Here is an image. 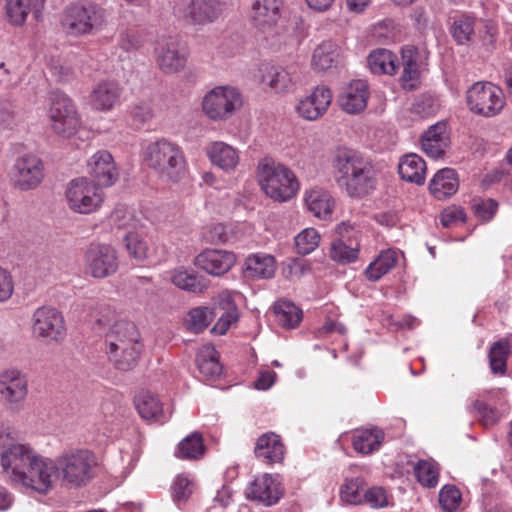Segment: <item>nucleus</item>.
Returning <instances> with one entry per match:
<instances>
[{"instance_id":"obj_51","label":"nucleus","mask_w":512,"mask_h":512,"mask_svg":"<svg viewBox=\"0 0 512 512\" xmlns=\"http://www.w3.org/2000/svg\"><path fill=\"white\" fill-rule=\"evenodd\" d=\"M414 474L417 481L424 487L434 488L439 481L438 464L431 460H419L414 465Z\"/></svg>"},{"instance_id":"obj_57","label":"nucleus","mask_w":512,"mask_h":512,"mask_svg":"<svg viewBox=\"0 0 512 512\" xmlns=\"http://www.w3.org/2000/svg\"><path fill=\"white\" fill-rule=\"evenodd\" d=\"M437 110L438 104L430 95H421L414 100L410 113L413 119H424L433 116Z\"/></svg>"},{"instance_id":"obj_59","label":"nucleus","mask_w":512,"mask_h":512,"mask_svg":"<svg viewBox=\"0 0 512 512\" xmlns=\"http://www.w3.org/2000/svg\"><path fill=\"white\" fill-rule=\"evenodd\" d=\"M171 489L173 501L180 507L187 502L192 494V482L186 475H178Z\"/></svg>"},{"instance_id":"obj_44","label":"nucleus","mask_w":512,"mask_h":512,"mask_svg":"<svg viewBox=\"0 0 512 512\" xmlns=\"http://www.w3.org/2000/svg\"><path fill=\"white\" fill-rule=\"evenodd\" d=\"M403 72L401 83L405 89H414L419 79L418 53L412 47L402 50Z\"/></svg>"},{"instance_id":"obj_26","label":"nucleus","mask_w":512,"mask_h":512,"mask_svg":"<svg viewBox=\"0 0 512 512\" xmlns=\"http://www.w3.org/2000/svg\"><path fill=\"white\" fill-rule=\"evenodd\" d=\"M368 95V85L365 81H352L339 96L340 107L348 114L360 113L367 106Z\"/></svg>"},{"instance_id":"obj_43","label":"nucleus","mask_w":512,"mask_h":512,"mask_svg":"<svg viewBox=\"0 0 512 512\" xmlns=\"http://www.w3.org/2000/svg\"><path fill=\"white\" fill-rule=\"evenodd\" d=\"M197 367L203 375L215 378L221 375L222 366L219 363L217 351L210 345L202 346L196 355Z\"/></svg>"},{"instance_id":"obj_62","label":"nucleus","mask_w":512,"mask_h":512,"mask_svg":"<svg viewBox=\"0 0 512 512\" xmlns=\"http://www.w3.org/2000/svg\"><path fill=\"white\" fill-rule=\"evenodd\" d=\"M466 221V213L460 206H449L445 208L440 214L441 224L448 228L457 223H464Z\"/></svg>"},{"instance_id":"obj_42","label":"nucleus","mask_w":512,"mask_h":512,"mask_svg":"<svg viewBox=\"0 0 512 512\" xmlns=\"http://www.w3.org/2000/svg\"><path fill=\"white\" fill-rule=\"evenodd\" d=\"M205 454L203 437L193 432L181 440L175 450V456L182 460H199Z\"/></svg>"},{"instance_id":"obj_35","label":"nucleus","mask_w":512,"mask_h":512,"mask_svg":"<svg viewBox=\"0 0 512 512\" xmlns=\"http://www.w3.org/2000/svg\"><path fill=\"white\" fill-rule=\"evenodd\" d=\"M426 169L425 161L417 154L403 156L398 165L400 177L417 185H422L425 182Z\"/></svg>"},{"instance_id":"obj_53","label":"nucleus","mask_w":512,"mask_h":512,"mask_svg":"<svg viewBox=\"0 0 512 512\" xmlns=\"http://www.w3.org/2000/svg\"><path fill=\"white\" fill-rule=\"evenodd\" d=\"M125 247L131 257L138 261L147 258L148 245L137 230L128 231L124 237Z\"/></svg>"},{"instance_id":"obj_32","label":"nucleus","mask_w":512,"mask_h":512,"mask_svg":"<svg viewBox=\"0 0 512 512\" xmlns=\"http://www.w3.org/2000/svg\"><path fill=\"white\" fill-rule=\"evenodd\" d=\"M213 314H219V319L212 328V331L219 335H224L232 324L239 318L237 306L228 292H222L218 297V306Z\"/></svg>"},{"instance_id":"obj_50","label":"nucleus","mask_w":512,"mask_h":512,"mask_svg":"<svg viewBox=\"0 0 512 512\" xmlns=\"http://www.w3.org/2000/svg\"><path fill=\"white\" fill-rule=\"evenodd\" d=\"M365 481L362 477L346 479L340 489V498L350 505L363 503Z\"/></svg>"},{"instance_id":"obj_14","label":"nucleus","mask_w":512,"mask_h":512,"mask_svg":"<svg viewBox=\"0 0 512 512\" xmlns=\"http://www.w3.org/2000/svg\"><path fill=\"white\" fill-rule=\"evenodd\" d=\"M33 333L47 341L60 342L66 335L63 315L56 308L42 306L33 313Z\"/></svg>"},{"instance_id":"obj_27","label":"nucleus","mask_w":512,"mask_h":512,"mask_svg":"<svg viewBox=\"0 0 512 512\" xmlns=\"http://www.w3.org/2000/svg\"><path fill=\"white\" fill-rule=\"evenodd\" d=\"M254 453L262 462L272 464L283 460L285 447L279 435L267 432L257 439Z\"/></svg>"},{"instance_id":"obj_23","label":"nucleus","mask_w":512,"mask_h":512,"mask_svg":"<svg viewBox=\"0 0 512 512\" xmlns=\"http://www.w3.org/2000/svg\"><path fill=\"white\" fill-rule=\"evenodd\" d=\"M44 7L45 0H6L5 15L11 25L19 27L26 22L30 13L38 21Z\"/></svg>"},{"instance_id":"obj_28","label":"nucleus","mask_w":512,"mask_h":512,"mask_svg":"<svg viewBox=\"0 0 512 512\" xmlns=\"http://www.w3.org/2000/svg\"><path fill=\"white\" fill-rule=\"evenodd\" d=\"M207 156L214 166L225 172L234 171L240 162L239 151L222 141L210 143Z\"/></svg>"},{"instance_id":"obj_9","label":"nucleus","mask_w":512,"mask_h":512,"mask_svg":"<svg viewBox=\"0 0 512 512\" xmlns=\"http://www.w3.org/2000/svg\"><path fill=\"white\" fill-rule=\"evenodd\" d=\"M106 20V11L92 1H79L66 9V22L76 34H89L100 29Z\"/></svg>"},{"instance_id":"obj_38","label":"nucleus","mask_w":512,"mask_h":512,"mask_svg":"<svg viewBox=\"0 0 512 512\" xmlns=\"http://www.w3.org/2000/svg\"><path fill=\"white\" fill-rule=\"evenodd\" d=\"M338 48L332 41L321 42L313 51L312 67L317 71H326L337 65Z\"/></svg>"},{"instance_id":"obj_40","label":"nucleus","mask_w":512,"mask_h":512,"mask_svg":"<svg viewBox=\"0 0 512 512\" xmlns=\"http://www.w3.org/2000/svg\"><path fill=\"white\" fill-rule=\"evenodd\" d=\"M136 409L144 420L164 422L162 405L158 398L150 392H141L135 397Z\"/></svg>"},{"instance_id":"obj_37","label":"nucleus","mask_w":512,"mask_h":512,"mask_svg":"<svg viewBox=\"0 0 512 512\" xmlns=\"http://www.w3.org/2000/svg\"><path fill=\"white\" fill-rule=\"evenodd\" d=\"M399 256V253L393 249L381 251L365 269L366 278L372 282L378 281L396 266Z\"/></svg>"},{"instance_id":"obj_25","label":"nucleus","mask_w":512,"mask_h":512,"mask_svg":"<svg viewBox=\"0 0 512 512\" xmlns=\"http://www.w3.org/2000/svg\"><path fill=\"white\" fill-rule=\"evenodd\" d=\"M259 72L261 83L275 93H286L294 87V77L288 68L265 63L260 66Z\"/></svg>"},{"instance_id":"obj_1","label":"nucleus","mask_w":512,"mask_h":512,"mask_svg":"<svg viewBox=\"0 0 512 512\" xmlns=\"http://www.w3.org/2000/svg\"><path fill=\"white\" fill-rule=\"evenodd\" d=\"M337 181L351 197L360 198L376 189V170L372 161L352 149H339L333 160Z\"/></svg>"},{"instance_id":"obj_31","label":"nucleus","mask_w":512,"mask_h":512,"mask_svg":"<svg viewBox=\"0 0 512 512\" xmlns=\"http://www.w3.org/2000/svg\"><path fill=\"white\" fill-rule=\"evenodd\" d=\"M459 188L456 171L443 168L437 171L429 183V191L437 200H445L454 195Z\"/></svg>"},{"instance_id":"obj_39","label":"nucleus","mask_w":512,"mask_h":512,"mask_svg":"<svg viewBox=\"0 0 512 512\" xmlns=\"http://www.w3.org/2000/svg\"><path fill=\"white\" fill-rule=\"evenodd\" d=\"M170 280L179 289L195 294L202 293L207 288L202 276L182 267L171 272Z\"/></svg>"},{"instance_id":"obj_22","label":"nucleus","mask_w":512,"mask_h":512,"mask_svg":"<svg viewBox=\"0 0 512 512\" xmlns=\"http://www.w3.org/2000/svg\"><path fill=\"white\" fill-rule=\"evenodd\" d=\"M88 173L97 182V186H112L118 179V171L112 155L105 150L96 152L88 161Z\"/></svg>"},{"instance_id":"obj_7","label":"nucleus","mask_w":512,"mask_h":512,"mask_svg":"<svg viewBox=\"0 0 512 512\" xmlns=\"http://www.w3.org/2000/svg\"><path fill=\"white\" fill-rule=\"evenodd\" d=\"M50 102L48 117L52 130L66 138L75 135L81 125V120L72 99L66 94L56 91L51 93Z\"/></svg>"},{"instance_id":"obj_20","label":"nucleus","mask_w":512,"mask_h":512,"mask_svg":"<svg viewBox=\"0 0 512 512\" xmlns=\"http://www.w3.org/2000/svg\"><path fill=\"white\" fill-rule=\"evenodd\" d=\"M332 101V93L326 86H317L311 94L299 100L296 111L303 119L314 121L323 116Z\"/></svg>"},{"instance_id":"obj_34","label":"nucleus","mask_w":512,"mask_h":512,"mask_svg":"<svg viewBox=\"0 0 512 512\" xmlns=\"http://www.w3.org/2000/svg\"><path fill=\"white\" fill-rule=\"evenodd\" d=\"M276 271L275 258L268 254H253L245 261V275L253 279L272 278Z\"/></svg>"},{"instance_id":"obj_29","label":"nucleus","mask_w":512,"mask_h":512,"mask_svg":"<svg viewBox=\"0 0 512 512\" xmlns=\"http://www.w3.org/2000/svg\"><path fill=\"white\" fill-rule=\"evenodd\" d=\"M247 495L270 506L278 502L281 491L275 479L270 474H264L251 482Z\"/></svg>"},{"instance_id":"obj_11","label":"nucleus","mask_w":512,"mask_h":512,"mask_svg":"<svg viewBox=\"0 0 512 512\" xmlns=\"http://www.w3.org/2000/svg\"><path fill=\"white\" fill-rule=\"evenodd\" d=\"M239 91L231 86H218L210 90L203 98L202 109L212 120H225L241 106Z\"/></svg>"},{"instance_id":"obj_52","label":"nucleus","mask_w":512,"mask_h":512,"mask_svg":"<svg viewBox=\"0 0 512 512\" xmlns=\"http://www.w3.org/2000/svg\"><path fill=\"white\" fill-rule=\"evenodd\" d=\"M277 321L285 328H295L302 320V311L293 303L278 301L275 304Z\"/></svg>"},{"instance_id":"obj_64","label":"nucleus","mask_w":512,"mask_h":512,"mask_svg":"<svg viewBox=\"0 0 512 512\" xmlns=\"http://www.w3.org/2000/svg\"><path fill=\"white\" fill-rule=\"evenodd\" d=\"M14 292V281L11 273L0 266V303L8 301Z\"/></svg>"},{"instance_id":"obj_54","label":"nucleus","mask_w":512,"mask_h":512,"mask_svg":"<svg viewBox=\"0 0 512 512\" xmlns=\"http://www.w3.org/2000/svg\"><path fill=\"white\" fill-rule=\"evenodd\" d=\"M213 312L207 307H196L189 311L186 319L187 328L195 333L206 329L212 321Z\"/></svg>"},{"instance_id":"obj_63","label":"nucleus","mask_w":512,"mask_h":512,"mask_svg":"<svg viewBox=\"0 0 512 512\" xmlns=\"http://www.w3.org/2000/svg\"><path fill=\"white\" fill-rule=\"evenodd\" d=\"M473 208L480 219L489 221L495 215L498 203L493 199L480 200L474 203Z\"/></svg>"},{"instance_id":"obj_49","label":"nucleus","mask_w":512,"mask_h":512,"mask_svg":"<svg viewBox=\"0 0 512 512\" xmlns=\"http://www.w3.org/2000/svg\"><path fill=\"white\" fill-rule=\"evenodd\" d=\"M511 352V345L507 340L501 339L492 344L489 350V365L494 374H504L507 359Z\"/></svg>"},{"instance_id":"obj_46","label":"nucleus","mask_w":512,"mask_h":512,"mask_svg":"<svg viewBox=\"0 0 512 512\" xmlns=\"http://www.w3.org/2000/svg\"><path fill=\"white\" fill-rule=\"evenodd\" d=\"M108 223L112 229L128 231L138 230L140 226L135 211L126 205H117L110 214Z\"/></svg>"},{"instance_id":"obj_13","label":"nucleus","mask_w":512,"mask_h":512,"mask_svg":"<svg viewBox=\"0 0 512 512\" xmlns=\"http://www.w3.org/2000/svg\"><path fill=\"white\" fill-rule=\"evenodd\" d=\"M54 475L57 478L55 460L37 455L15 485L47 494L52 489Z\"/></svg>"},{"instance_id":"obj_18","label":"nucleus","mask_w":512,"mask_h":512,"mask_svg":"<svg viewBox=\"0 0 512 512\" xmlns=\"http://www.w3.org/2000/svg\"><path fill=\"white\" fill-rule=\"evenodd\" d=\"M28 394V379L19 369L11 368L0 373V396L12 409H19Z\"/></svg>"},{"instance_id":"obj_33","label":"nucleus","mask_w":512,"mask_h":512,"mask_svg":"<svg viewBox=\"0 0 512 512\" xmlns=\"http://www.w3.org/2000/svg\"><path fill=\"white\" fill-rule=\"evenodd\" d=\"M305 204L309 212L319 219L326 220L331 217L334 208V199L323 188H312L305 193Z\"/></svg>"},{"instance_id":"obj_47","label":"nucleus","mask_w":512,"mask_h":512,"mask_svg":"<svg viewBox=\"0 0 512 512\" xmlns=\"http://www.w3.org/2000/svg\"><path fill=\"white\" fill-rule=\"evenodd\" d=\"M359 247V242L355 239L351 241L334 240L331 244L330 257L339 264L353 263L358 259Z\"/></svg>"},{"instance_id":"obj_30","label":"nucleus","mask_w":512,"mask_h":512,"mask_svg":"<svg viewBox=\"0 0 512 512\" xmlns=\"http://www.w3.org/2000/svg\"><path fill=\"white\" fill-rule=\"evenodd\" d=\"M140 341V334L136 325L127 320L116 321L106 334V348L114 352L120 345L136 343Z\"/></svg>"},{"instance_id":"obj_15","label":"nucleus","mask_w":512,"mask_h":512,"mask_svg":"<svg viewBox=\"0 0 512 512\" xmlns=\"http://www.w3.org/2000/svg\"><path fill=\"white\" fill-rule=\"evenodd\" d=\"M156 61L160 69L167 74L177 73L184 69L188 50L177 37H166L158 41L155 48Z\"/></svg>"},{"instance_id":"obj_4","label":"nucleus","mask_w":512,"mask_h":512,"mask_svg":"<svg viewBox=\"0 0 512 512\" xmlns=\"http://www.w3.org/2000/svg\"><path fill=\"white\" fill-rule=\"evenodd\" d=\"M259 184L264 193L274 201L286 202L299 190L296 175L285 165L265 158L258 164Z\"/></svg>"},{"instance_id":"obj_48","label":"nucleus","mask_w":512,"mask_h":512,"mask_svg":"<svg viewBox=\"0 0 512 512\" xmlns=\"http://www.w3.org/2000/svg\"><path fill=\"white\" fill-rule=\"evenodd\" d=\"M475 23V17L470 14L455 16L450 27L453 39L460 45L467 44L474 34Z\"/></svg>"},{"instance_id":"obj_41","label":"nucleus","mask_w":512,"mask_h":512,"mask_svg":"<svg viewBox=\"0 0 512 512\" xmlns=\"http://www.w3.org/2000/svg\"><path fill=\"white\" fill-rule=\"evenodd\" d=\"M383 440L384 433L382 430L377 428L366 429L354 434L352 445L357 452L370 454L380 448Z\"/></svg>"},{"instance_id":"obj_6","label":"nucleus","mask_w":512,"mask_h":512,"mask_svg":"<svg viewBox=\"0 0 512 512\" xmlns=\"http://www.w3.org/2000/svg\"><path fill=\"white\" fill-rule=\"evenodd\" d=\"M68 207L78 214H91L101 208L104 195L93 181L80 177L71 180L65 191Z\"/></svg>"},{"instance_id":"obj_24","label":"nucleus","mask_w":512,"mask_h":512,"mask_svg":"<svg viewBox=\"0 0 512 512\" xmlns=\"http://www.w3.org/2000/svg\"><path fill=\"white\" fill-rule=\"evenodd\" d=\"M121 89L112 80L99 81L89 95L90 106L97 111H110L120 100Z\"/></svg>"},{"instance_id":"obj_12","label":"nucleus","mask_w":512,"mask_h":512,"mask_svg":"<svg viewBox=\"0 0 512 512\" xmlns=\"http://www.w3.org/2000/svg\"><path fill=\"white\" fill-rule=\"evenodd\" d=\"M84 263L87 273L97 279L107 278L119 268L117 251L109 244L89 245L84 255Z\"/></svg>"},{"instance_id":"obj_55","label":"nucleus","mask_w":512,"mask_h":512,"mask_svg":"<svg viewBox=\"0 0 512 512\" xmlns=\"http://www.w3.org/2000/svg\"><path fill=\"white\" fill-rule=\"evenodd\" d=\"M320 234L314 228H306L295 237L297 252L302 255L312 253L319 245Z\"/></svg>"},{"instance_id":"obj_19","label":"nucleus","mask_w":512,"mask_h":512,"mask_svg":"<svg viewBox=\"0 0 512 512\" xmlns=\"http://www.w3.org/2000/svg\"><path fill=\"white\" fill-rule=\"evenodd\" d=\"M236 263L234 253L226 250L206 249L198 254L194 265L212 276H221L227 273Z\"/></svg>"},{"instance_id":"obj_17","label":"nucleus","mask_w":512,"mask_h":512,"mask_svg":"<svg viewBox=\"0 0 512 512\" xmlns=\"http://www.w3.org/2000/svg\"><path fill=\"white\" fill-rule=\"evenodd\" d=\"M37 455L29 445L17 443L0 452L1 466L9 480L16 484Z\"/></svg>"},{"instance_id":"obj_45","label":"nucleus","mask_w":512,"mask_h":512,"mask_svg":"<svg viewBox=\"0 0 512 512\" xmlns=\"http://www.w3.org/2000/svg\"><path fill=\"white\" fill-rule=\"evenodd\" d=\"M396 56L387 49H378L368 56V66L374 74L393 75L396 72Z\"/></svg>"},{"instance_id":"obj_58","label":"nucleus","mask_w":512,"mask_h":512,"mask_svg":"<svg viewBox=\"0 0 512 512\" xmlns=\"http://www.w3.org/2000/svg\"><path fill=\"white\" fill-rule=\"evenodd\" d=\"M21 122L20 116L12 102L0 101V130H14Z\"/></svg>"},{"instance_id":"obj_61","label":"nucleus","mask_w":512,"mask_h":512,"mask_svg":"<svg viewBox=\"0 0 512 512\" xmlns=\"http://www.w3.org/2000/svg\"><path fill=\"white\" fill-rule=\"evenodd\" d=\"M363 503L371 508L379 509L389 505L388 495L382 487H372L364 492Z\"/></svg>"},{"instance_id":"obj_16","label":"nucleus","mask_w":512,"mask_h":512,"mask_svg":"<svg viewBox=\"0 0 512 512\" xmlns=\"http://www.w3.org/2000/svg\"><path fill=\"white\" fill-rule=\"evenodd\" d=\"M282 7L283 0H255L252 5V24L262 33L271 36L280 34Z\"/></svg>"},{"instance_id":"obj_36","label":"nucleus","mask_w":512,"mask_h":512,"mask_svg":"<svg viewBox=\"0 0 512 512\" xmlns=\"http://www.w3.org/2000/svg\"><path fill=\"white\" fill-rule=\"evenodd\" d=\"M141 351L142 344L140 341L130 345H120L114 352L110 351V348H106L110 360L117 369L122 371H128L136 367Z\"/></svg>"},{"instance_id":"obj_3","label":"nucleus","mask_w":512,"mask_h":512,"mask_svg":"<svg viewBox=\"0 0 512 512\" xmlns=\"http://www.w3.org/2000/svg\"><path fill=\"white\" fill-rule=\"evenodd\" d=\"M57 479L62 487L77 489L86 486L95 475L97 459L88 449H67L55 458Z\"/></svg>"},{"instance_id":"obj_8","label":"nucleus","mask_w":512,"mask_h":512,"mask_svg":"<svg viewBox=\"0 0 512 512\" xmlns=\"http://www.w3.org/2000/svg\"><path fill=\"white\" fill-rule=\"evenodd\" d=\"M223 8L220 0H176L173 15L186 24L205 26L217 21Z\"/></svg>"},{"instance_id":"obj_60","label":"nucleus","mask_w":512,"mask_h":512,"mask_svg":"<svg viewBox=\"0 0 512 512\" xmlns=\"http://www.w3.org/2000/svg\"><path fill=\"white\" fill-rule=\"evenodd\" d=\"M467 409L469 413L479 417L484 426L493 425L498 421V412L480 399H475Z\"/></svg>"},{"instance_id":"obj_5","label":"nucleus","mask_w":512,"mask_h":512,"mask_svg":"<svg viewBox=\"0 0 512 512\" xmlns=\"http://www.w3.org/2000/svg\"><path fill=\"white\" fill-rule=\"evenodd\" d=\"M466 103L473 114L491 118L503 110L505 96L502 89L493 83L479 81L468 88Z\"/></svg>"},{"instance_id":"obj_2","label":"nucleus","mask_w":512,"mask_h":512,"mask_svg":"<svg viewBox=\"0 0 512 512\" xmlns=\"http://www.w3.org/2000/svg\"><path fill=\"white\" fill-rule=\"evenodd\" d=\"M143 159L164 181L178 183L187 174V163L182 148L169 140L159 139L147 144L143 151Z\"/></svg>"},{"instance_id":"obj_10","label":"nucleus","mask_w":512,"mask_h":512,"mask_svg":"<svg viewBox=\"0 0 512 512\" xmlns=\"http://www.w3.org/2000/svg\"><path fill=\"white\" fill-rule=\"evenodd\" d=\"M44 179V164L33 154L17 157L9 171V180L14 189L27 192L40 186Z\"/></svg>"},{"instance_id":"obj_21","label":"nucleus","mask_w":512,"mask_h":512,"mask_svg":"<svg viewBox=\"0 0 512 512\" xmlns=\"http://www.w3.org/2000/svg\"><path fill=\"white\" fill-rule=\"evenodd\" d=\"M420 142L427 156L433 159L442 158L451 144L446 122L440 121L431 125L422 134Z\"/></svg>"},{"instance_id":"obj_56","label":"nucleus","mask_w":512,"mask_h":512,"mask_svg":"<svg viewBox=\"0 0 512 512\" xmlns=\"http://www.w3.org/2000/svg\"><path fill=\"white\" fill-rule=\"evenodd\" d=\"M439 504L444 512H455L461 503L462 495L454 485H445L439 492Z\"/></svg>"}]
</instances>
